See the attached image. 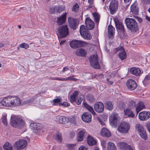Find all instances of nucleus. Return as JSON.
Here are the masks:
<instances>
[{
  "label": "nucleus",
  "instance_id": "obj_1",
  "mask_svg": "<svg viewBox=\"0 0 150 150\" xmlns=\"http://www.w3.org/2000/svg\"><path fill=\"white\" fill-rule=\"evenodd\" d=\"M10 124L11 126L14 127L21 129L23 127L24 122L21 117L12 115L10 120Z\"/></svg>",
  "mask_w": 150,
  "mask_h": 150
},
{
  "label": "nucleus",
  "instance_id": "obj_2",
  "mask_svg": "<svg viewBox=\"0 0 150 150\" xmlns=\"http://www.w3.org/2000/svg\"><path fill=\"white\" fill-rule=\"evenodd\" d=\"M126 25L127 29L132 32H135L138 29V24L135 20L129 18L125 20Z\"/></svg>",
  "mask_w": 150,
  "mask_h": 150
},
{
  "label": "nucleus",
  "instance_id": "obj_3",
  "mask_svg": "<svg viewBox=\"0 0 150 150\" xmlns=\"http://www.w3.org/2000/svg\"><path fill=\"white\" fill-rule=\"evenodd\" d=\"M116 29L122 38L125 37L126 33L122 23L118 19L115 18L114 20Z\"/></svg>",
  "mask_w": 150,
  "mask_h": 150
},
{
  "label": "nucleus",
  "instance_id": "obj_4",
  "mask_svg": "<svg viewBox=\"0 0 150 150\" xmlns=\"http://www.w3.org/2000/svg\"><path fill=\"white\" fill-rule=\"evenodd\" d=\"M57 33L58 38H64L67 36L69 33V30L67 25H62L58 28Z\"/></svg>",
  "mask_w": 150,
  "mask_h": 150
},
{
  "label": "nucleus",
  "instance_id": "obj_5",
  "mask_svg": "<svg viewBox=\"0 0 150 150\" xmlns=\"http://www.w3.org/2000/svg\"><path fill=\"white\" fill-rule=\"evenodd\" d=\"M88 29L86 28L85 26L81 25L80 27V32L81 36L83 38L87 40H90L91 36Z\"/></svg>",
  "mask_w": 150,
  "mask_h": 150
},
{
  "label": "nucleus",
  "instance_id": "obj_6",
  "mask_svg": "<svg viewBox=\"0 0 150 150\" xmlns=\"http://www.w3.org/2000/svg\"><path fill=\"white\" fill-rule=\"evenodd\" d=\"M91 65L96 69H100V66L98 61V57L96 54L91 55L89 58Z\"/></svg>",
  "mask_w": 150,
  "mask_h": 150
},
{
  "label": "nucleus",
  "instance_id": "obj_7",
  "mask_svg": "<svg viewBox=\"0 0 150 150\" xmlns=\"http://www.w3.org/2000/svg\"><path fill=\"white\" fill-rule=\"evenodd\" d=\"M27 142L25 139H20L15 142L13 145V147L17 150L22 149L27 146Z\"/></svg>",
  "mask_w": 150,
  "mask_h": 150
},
{
  "label": "nucleus",
  "instance_id": "obj_8",
  "mask_svg": "<svg viewBox=\"0 0 150 150\" xmlns=\"http://www.w3.org/2000/svg\"><path fill=\"white\" fill-rule=\"evenodd\" d=\"M69 25L71 29L75 30L78 26L79 23V21L76 18L69 17L68 18Z\"/></svg>",
  "mask_w": 150,
  "mask_h": 150
},
{
  "label": "nucleus",
  "instance_id": "obj_9",
  "mask_svg": "<svg viewBox=\"0 0 150 150\" xmlns=\"http://www.w3.org/2000/svg\"><path fill=\"white\" fill-rule=\"evenodd\" d=\"M118 7V2L117 0H112L109 6V9L112 14L115 13Z\"/></svg>",
  "mask_w": 150,
  "mask_h": 150
},
{
  "label": "nucleus",
  "instance_id": "obj_10",
  "mask_svg": "<svg viewBox=\"0 0 150 150\" xmlns=\"http://www.w3.org/2000/svg\"><path fill=\"white\" fill-rule=\"evenodd\" d=\"M9 101H10V107L17 106L21 104V100L17 97L9 96Z\"/></svg>",
  "mask_w": 150,
  "mask_h": 150
},
{
  "label": "nucleus",
  "instance_id": "obj_11",
  "mask_svg": "<svg viewBox=\"0 0 150 150\" xmlns=\"http://www.w3.org/2000/svg\"><path fill=\"white\" fill-rule=\"evenodd\" d=\"M136 127L141 137L144 139L146 140L148 137L146 130L142 125L139 124L137 125Z\"/></svg>",
  "mask_w": 150,
  "mask_h": 150
},
{
  "label": "nucleus",
  "instance_id": "obj_12",
  "mask_svg": "<svg viewBox=\"0 0 150 150\" xmlns=\"http://www.w3.org/2000/svg\"><path fill=\"white\" fill-rule=\"evenodd\" d=\"M129 129V124L125 122H122L118 127L119 131L122 133H126Z\"/></svg>",
  "mask_w": 150,
  "mask_h": 150
},
{
  "label": "nucleus",
  "instance_id": "obj_13",
  "mask_svg": "<svg viewBox=\"0 0 150 150\" xmlns=\"http://www.w3.org/2000/svg\"><path fill=\"white\" fill-rule=\"evenodd\" d=\"M119 120V115L117 113H112L109 117L110 122L112 125H116Z\"/></svg>",
  "mask_w": 150,
  "mask_h": 150
},
{
  "label": "nucleus",
  "instance_id": "obj_14",
  "mask_svg": "<svg viewBox=\"0 0 150 150\" xmlns=\"http://www.w3.org/2000/svg\"><path fill=\"white\" fill-rule=\"evenodd\" d=\"M126 85L128 88L131 91L134 90L137 86V83L136 81L132 79L128 80Z\"/></svg>",
  "mask_w": 150,
  "mask_h": 150
},
{
  "label": "nucleus",
  "instance_id": "obj_15",
  "mask_svg": "<svg viewBox=\"0 0 150 150\" xmlns=\"http://www.w3.org/2000/svg\"><path fill=\"white\" fill-rule=\"evenodd\" d=\"M94 109L96 112L98 113L102 112L104 110V105L103 104L100 102L96 103L94 105Z\"/></svg>",
  "mask_w": 150,
  "mask_h": 150
},
{
  "label": "nucleus",
  "instance_id": "obj_16",
  "mask_svg": "<svg viewBox=\"0 0 150 150\" xmlns=\"http://www.w3.org/2000/svg\"><path fill=\"white\" fill-rule=\"evenodd\" d=\"M139 117L141 120H146L150 118V112L146 111L141 112L139 114Z\"/></svg>",
  "mask_w": 150,
  "mask_h": 150
},
{
  "label": "nucleus",
  "instance_id": "obj_17",
  "mask_svg": "<svg viewBox=\"0 0 150 150\" xmlns=\"http://www.w3.org/2000/svg\"><path fill=\"white\" fill-rule=\"evenodd\" d=\"M85 24L86 25V28L89 30H91L94 27V23L93 21L91 20L89 18L87 17L85 20Z\"/></svg>",
  "mask_w": 150,
  "mask_h": 150
},
{
  "label": "nucleus",
  "instance_id": "obj_18",
  "mask_svg": "<svg viewBox=\"0 0 150 150\" xmlns=\"http://www.w3.org/2000/svg\"><path fill=\"white\" fill-rule=\"evenodd\" d=\"M91 115L89 112H87L84 113L82 116V120L85 122L89 123L91 121Z\"/></svg>",
  "mask_w": 150,
  "mask_h": 150
},
{
  "label": "nucleus",
  "instance_id": "obj_19",
  "mask_svg": "<svg viewBox=\"0 0 150 150\" xmlns=\"http://www.w3.org/2000/svg\"><path fill=\"white\" fill-rule=\"evenodd\" d=\"M130 12L135 15L139 14V8L137 3L134 2L131 6Z\"/></svg>",
  "mask_w": 150,
  "mask_h": 150
},
{
  "label": "nucleus",
  "instance_id": "obj_20",
  "mask_svg": "<svg viewBox=\"0 0 150 150\" xmlns=\"http://www.w3.org/2000/svg\"><path fill=\"white\" fill-rule=\"evenodd\" d=\"M100 134L103 137H109L111 136L110 132L105 128H103L101 131Z\"/></svg>",
  "mask_w": 150,
  "mask_h": 150
},
{
  "label": "nucleus",
  "instance_id": "obj_21",
  "mask_svg": "<svg viewBox=\"0 0 150 150\" xmlns=\"http://www.w3.org/2000/svg\"><path fill=\"white\" fill-rule=\"evenodd\" d=\"M130 72L136 76H139L141 74V70L139 68L135 67L131 68Z\"/></svg>",
  "mask_w": 150,
  "mask_h": 150
},
{
  "label": "nucleus",
  "instance_id": "obj_22",
  "mask_svg": "<svg viewBox=\"0 0 150 150\" xmlns=\"http://www.w3.org/2000/svg\"><path fill=\"white\" fill-rule=\"evenodd\" d=\"M10 101L9 96L4 98L1 100H0V104L5 106L10 107Z\"/></svg>",
  "mask_w": 150,
  "mask_h": 150
},
{
  "label": "nucleus",
  "instance_id": "obj_23",
  "mask_svg": "<svg viewBox=\"0 0 150 150\" xmlns=\"http://www.w3.org/2000/svg\"><path fill=\"white\" fill-rule=\"evenodd\" d=\"M53 80H56L58 81H68V80H71V81H76L78 80L77 79H76L75 78H73L72 77H69L67 78H61L58 77H54L53 79H52Z\"/></svg>",
  "mask_w": 150,
  "mask_h": 150
},
{
  "label": "nucleus",
  "instance_id": "obj_24",
  "mask_svg": "<svg viewBox=\"0 0 150 150\" xmlns=\"http://www.w3.org/2000/svg\"><path fill=\"white\" fill-rule=\"evenodd\" d=\"M119 145L120 147L123 150H133L130 145L125 143L120 142Z\"/></svg>",
  "mask_w": 150,
  "mask_h": 150
},
{
  "label": "nucleus",
  "instance_id": "obj_25",
  "mask_svg": "<svg viewBox=\"0 0 150 150\" xmlns=\"http://www.w3.org/2000/svg\"><path fill=\"white\" fill-rule=\"evenodd\" d=\"M124 113L126 115L130 117L134 118L135 115L132 111L131 109L129 108L124 110Z\"/></svg>",
  "mask_w": 150,
  "mask_h": 150
},
{
  "label": "nucleus",
  "instance_id": "obj_26",
  "mask_svg": "<svg viewBox=\"0 0 150 150\" xmlns=\"http://www.w3.org/2000/svg\"><path fill=\"white\" fill-rule=\"evenodd\" d=\"M66 13L63 14V15L57 18V24L59 25H62L65 21L66 18Z\"/></svg>",
  "mask_w": 150,
  "mask_h": 150
},
{
  "label": "nucleus",
  "instance_id": "obj_27",
  "mask_svg": "<svg viewBox=\"0 0 150 150\" xmlns=\"http://www.w3.org/2000/svg\"><path fill=\"white\" fill-rule=\"evenodd\" d=\"M53 138L58 142L62 143V138L61 133L59 132H57L54 136Z\"/></svg>",
  "mask_w": 150,
  "mask_h": 150
},
{
  "label": "nucleus",
  "instance_id": "obj_28",
  "mask_svg": "<svg viewBox=\"0 0 150 150\" xmlns=\"http://www.w3.org/2000/svg\"><path fill=\"white\" fill-rule=\"evenodd\" d=\"M145 107V106L144 103L142 101H140L139 103L137 104V105L136 107V111L137 114Z\"/></svg>",
  "mask_w": 150,
  "mask_h": 150
},
{
  "label": "nucleus",
  "instance_id": "obj_29",
  "mask_svg": "<svg viewBox=\"0 0 150 150\" xmlns=\"http://www.w3.org/2000/svg\"><path fill=\"white\" fill-rule=\"evenodd\" d=\"M76 55L80 56L85 57L86 54V52L84 50L81 48L76 50Z\"/></svg>",
  "mask_w": 150,
  "mask_h": 150
},
{
  "label": "nucleus",
  "instance_id": "obj_30",
  "mask_svg": "<svg viewBox=\"0 0 150 150\" xmlns=\"http://www.w3.org/2000/svg\"><path fill=\"white\" fill-rule=\"evenodd\" d=\"M67 117L64 116H59L56 117V121L59 122L61 124H64L66 122Z\"/></svg>",
  "mask_w": 150,
  "mask_h": 150
},
{
  "label": "nucleus",
  "instance_id": "obj_31",
  "mask_svg": "<svg viewBox=\"0 0 150 150\" xmlns=\"http://www.w3.org/2000/svg\"><path fill=\"white\" fill-rule=\"evenodd\" d=\"M87 142L88 144L90 146H93L96 143V141L90 135H88L87 137Z\"/></svg>",
  "mask_w": 150,
  "mask_h": 150
},
{
  "label": "nucleus",
  "instance_id": "obj_32",
  "mask_svg": "<svg viewBox=\"0 0 150 150\" xmlns=\"http://www.w3.org/2000/svg\"><path fill=\"white\" fill-rule=\"evenodd\" d=\"M83 105L84 107L91 112L93 115H95L96 113L94 111L92 107L86 103H83Z\"/></svg>",
  "mask_w": 150,
  "mask_h": 150
},
{
  "label": "nucleus",
  "instance_id": "obj_33",
  "mask_svg": "<svg viewBox=\"0 0 150 150\" xmlns=\"http://www.w3.org/2000/svg\"><path fill=\"white\" fill-rule=\"evenodd\" d=\"M85 133V132L83 130H81L78 132L77 138L78 142H81L83 140Z\"/></svg>",
  "mask_w": 150,
  "mask_h": 150
},
{
  "label": "nucleus",
  "instance_id": "obj_34",
  "mask_svg": "<svg viewBox=\"0 0 150 150\" xmlns=\"http://www.w3.org/2000/svg\"><path fill=\"white\" fill-rule=\"evenodd\" d=\"M79 94V92L78 91H75L70 96V101L71 103L75 102L76 100V98Z\"/></svg>",
  "mask_w": 150,
  "mask_h": 150
},
{
  "label": "nucleus",
  "instance_id": "obj_35",
  "mask_svg": "<svg viewBox=\"0 0 150 150\" xmlns=\"http://www.w3.org/2000/svg\"><path fill=\"white\" fill-rule=\"evenodd\" d=\"M105 108L109 110H111L113 108V105L110 101H107L105 103Z\"/></svg>",
  "mask_w": 150,
  "mask_h": 150
},
{
  "label": "nucleus",
  "instance_id": "obj_36",
  "mask_svg": "<svg viewBox=\"0 0 150 150\" xmlns=\"http://www.w3.org/2000/svg\"><path fill=\"white\" fill-rule=\"evenodd\" d=\"M108 150H117L116 146L112 142H109L107 145Z\"/></svg>",
  "mask_w": 150,
  "mask_h": 150
},
{
  "label": "nucleus",
  "instance_id": "obj_37",
  "mask_svg": "<svg viewBox=\"0 0 150 150\" xmlns=\"http://www.w3.org/2000/svg\"><path fill=\"white\" fill-rule=\"evenodd\" d=\"M86 99L90 103H94L95 100V99L94 96L91 94H88L86 96Z\"/></svg>",
  "mask_w": 150,
  "mask_h": 150
},
{
  "label": "nucleus",
  "instance_id": "obj_38",
  "mask_svg": "<svg viewBox=\"0 0 150 150\" xmlns=\"http://www.w3.org/2000/svg\"><path fill=\"white\" fill-rule=\"evenodd\" d=\"M119 56L121 60H123L126 59L127 55L124 50L121 52H120L119 54Z\"/></svg>",
  "mask_w": 150,
  "mask_h": 150
},
{
  "label": "nucleus",
  "instance_id": "obj_39",
  "mask_svg": "<svg viewBox=\"0 0 150 150\" xmlns=\"http://www.w3.org/2000/svg\"><path fill=\"white\" fill-rule=\"evenodd\" d=\"M70 47L73 48H78V40L72 41L70 43Z\"/></svg>",
  "mask_w": 150,
  "mask_h": 150
},
{
  "label": "nucleus",
  "instance_id": "obj_40",
  "mask_svg": "<svg viewBox=\"0 0 150 150\" xmlns=\"http://www.w3.org/2000/svg\"><path fill=\"white\" fill-rule=\"evenodd\" d=\"M34 129L35 130H40L42 128V124L38 123H34L33 124Z\"/></svg>",
  "mask_w": 150,
  "mask_h": 150
},
{
  "label": "nucleus",
  "instance_id": "obj_41",
  "mask_svg": "<svg viewBox=\"0 0 150 150\" xmlns=\"http://www.w3.org/2000/svg\"><path fill=\"white\" fill-rule=\"evenodd\" d=\"M115 30V28L112 25L110 24L108 25V33L109 34L112 36L114 33Z\"/></svg>",
  "mask_w": 150,
  "mask_h": 150
},
{
  "label": "nucleus",
  "instance_id": "obj_42",
  "mask_svg": "<svg viewBox=\"0 0 150 150\" xmlns=\"http://www.w3.org/2000/svg\"><path fill=\"white\" fill-rule=\"evenodd\" d=\"M66 121L67 123L75 124L76 123L75 118L74 117H67Z\"/></svg>",
  "mask_w": 150,
  "mask_h": 150
},
{
  "label": "nucleus",
  "instance_id": "obj_43",
  "mask_svg": "<svg viewBox=\"0 0 150 150\" xmlns=\"http://www.w3.org/2000/svg\"><path fill=\"white\" fill-rule=\"evenodd\" d=\"M78 47H84L86 46L88 43L84 42L78 40Z\"/></svg>",
  "mask_w": 150,
  "mask_h": 150
},
{
  "label": "nucleus",
  "instance_id": "obj_44",
  "mask_svg": "<svg viewBox=\"0 0 150 150\" xmlns=\"http://www.w3.org/2000/svg\"><path fill=\"white\" fill-rule=\"evenodd\" d=\"M4 150H13V147L11 146H10L9 143H6L3 146Z\"/></svg>",
  "mask_w": 150,
  "mask_h": 150
},
{
  "label": "nucleus",
  "instance_id": "obj_45",
  "mask_svg": "<svg viewBox=\"0 0 150 150\" xmlns=\"http://www.w3.org/2000/svg\"><path fill=\"white\" fill-rule=\"evenodd\" d=\"M61 99L59 98H55L52 100V105H57L58 103L61 101Z\"/></svg>",
  "mask_w": 150,
  "mask_h": 150
},
{
  "label": "nucleus",
  "instance_id": "obj_46",
  "mask_svg": "<svg viewBox=\"0 0 150 150\" xmlns=\"http://www.w3.org/2000/svg\"><path fill=\"white\" fill-rule=\"evenodd\" d=\"M56 8L57 9V12L60 13L62 11L65 10V7L62 6H56Z\"/></svg>",
  "mask_w": 150,
  "mask_h": 150
},
{
  "label": "nucleus",
  "instance_id": "obj_47",
  "mask_svg": "<svg viewBox=\"0 0 150 150\" xmlns=\"http://www.w3.org/2000/svg\"><path fill=\"white\" fill-rule=\"evenodd\" d=\"M150 79V74H149L146 75L145 77L144 80L143 81V83L144 84V85L145 86H147L146 83V81H147L149 80Z\"/></svg>",
  "mask_w": 150,
  "mask_h": 150
},
{
  "label": "nucleus",
  "instance_id": "obj_48",
  "mask_svg": "<svg viewBox=\"0 0 150 150\" xmlns=\"http://www.w3.org/2000/svg\"><path fill=\"white\" fill-rule=\"evenodd\" d=\"M79 7L78 5L76 3L73 6L72 8V11H73L76 12L79 10Z\"/></svg>",
  "mask_w": 150,
  "mask_h": 150
},
{
  "label": "nucleus",
  "instance_id": "obj_49",
  "mask_svg": "<svg viewBox=\"0 0 150 150\" xmlns=\"http://www.w3.org/2000/svg\"><path fill=\"white\" fill-rule=\"evenodd\" d=\"M3 124L6 126L7 125V121L6 115L2 116L1 118Z\"/></svg>",
  "mask_w": 150,
  "mask_h": 150
},
{
  "label": "nucleus",
  "instance_id": "obj_50",
  "mask_svg": "<svg viewBox=\"0 0 150 150\" xmlns=\"http://www.w3.org/2000/svg\"><path fill=\"white\" fill-rule=\"evenodd\" d=\"M124 50L123 47L122 46H119L118 47L115 48L113 49L115 53L117 52L119 50L122 51Z\"/></svg>",
  "mask_w": 150,
  "mask_h": 150
},
{
  "label": "nucleus",
  "instance_id": "obj_51",
  "mask_svg": "<svg viewBox=\"0 0 150 150\" xmlns=\"http://www.w3.org/2000/svg\"><path fill=\"white\" fill-rule=\"evenodd\" d=\"M20 47L22 48H24L27 49L29 48V45L28 44L25 43H23L20 44L19 45Z\"/></svg>",
  "mask_w": 150,
  "mask_h": 150
},
{
  "label": "nucleus",
  "instance_id": "obj_52",
  "mask_svg": "<svg viewBox=\"0 0 150 150\" xmlns=\"http://www.w3.org/2000/svg\"><path fill=\"white\" fill-rule=\"evenodd\" d=\"M94 18V21L96 23L98 22L99 20V18L98 14L96 13H93Z\"/></svg>",
  "mask_w": 150,
  "mask_h": 150
},
{
  "label": "nucleus",
  "instance_id": "obj_53",
  "mask_svg": "<svg viewBox=\"0 0 150 150\" xmlns=\"http://www.w3.org/2000/svg\"><path fill=\"white\" fill-rule=\"evenodd\" d=\"M50 11L51 13L53 14L56 12H57V9L56 8V6L54 7H52L50 8Z\"/></svg>",
  "mask_w": 150,
  "mask_h": 150
},
{
  "label": "nucleus",
  "instance_id": "obj_54",
  "mask_svg": "<svg viewBox=\"0 0 150 150\" xmlns=\"http://www.w3.org/2000/svg\"><path fill=\"white\" fill-rule=\"evenodd\" d=\"M34 100V98H31V99L26 100L25 101H24L23 103V104L24 105H27L29 104L30 103H32L33 102Z\"/></svg>",
  "mask_w": 150,
  "mask_h": 150
},
{
  "label": "nucleus",
  "instance_id": "obj_55",
  "mask_svg": "<svg viewBox=\"0 0 150 150\" xmlns=\"http://www.w3.org/2000/svg\"><path fill=\"white\" fill-rule=\"evenodd\" d=\"M119 107L121 109L124 108L125 107V103L122 102H120L119 103Z\"/></svg>",
  "mask_w": 150,
  "mask_h": 150
},
{
  "label": "nucleus",
  "instance_id": "obj_56",
  "mask_svg": "<svg viewBox=\"0 0 150 150\" xmlns=\"http://www.w3.org/2000/svg\"><path fill=\"white\" fill-rule=\"evenodd\" d=\"M82 100L81 97H79L77 100H76L75 102L77 104L79 105L81 103Z\"/></svg>",
  "mask_w": 150,
  "mask_h": 150
},
{
  "label": "nucleus",
  "instance_id": "obj_57",
  "mask_svg": "<svg viewBox=\"0 0 150 150\" xmlns=\"http://www.w3.org/2000/svg\"><path fill=\"white\" fill-rule=\"evenodd\" d=\"M75 144H67V147L69 148L70 150H71L74 147Z\"/></svg>",
  "mask_w": 150,
  "mask_h": 150
},
{
  "label": "nucleus",
  "instance_id": "obj_58",
  "mask_svg": "<svg viewBox=\"0 0 150 150\" xmlns=\"http://www.w3.org/2000/svg\"><path fill=\"white\" fill-rule=\"evenodd\" d=\"M94 0H88V2L89 4L88 6L89 8H91L92 7V5L93 2Z\"/></svg>",
  "mask_w": 150,
  "mask_h": 150
},
{
  "label": "nucleus",
  "instance_id": "obj_59",
  "mask_svg": "<svg viewBox=\"0 0 150 150\" xmlns=\"http://www.w3.org/2000/svg\"><path fill=\"white\" fill-rule=\"evenodd\" d=\"M69 103H68L67 102H64L63 103H60L59 104V105H62V106L64 107H68L69 106Z\"/></svg>",
  "mask_w": 150,
  "mask_h": 150
},
{
  "label": "nucleus",
  "instance_id": "obj_60",
  "mask_svg": "<svg viewBox=\"0 0 150 150\" xmlns=\"http://www.w3.org/2000/svg\"><path fill=\"white\" fill-rule=\"evenodd\" d=\"M134 17L139 23H141L142 22V19L141 18L137 16H134Z\"/></svg>",
  "mask_w": 150,
  "mask_h": 150
},
{
  "label": "nucleus",
  "instance_id": "obj_61",
  "mask_svg": "<svg viewBox=\"0 0 150 150\" xmlns=\"http://www.w3.org/2000/svg\"><path fill=\"white\" fill-rule=\"evenodd\" d=\"M142 2L144 4H150V0H142Z\"/></svg>",
  "mask_w": 150,
  "mask_h": 150
},
{
  "label": "nucleus",
  "instance_id": "obj_62",
  "mask_svg": "<svg viewBox=\"0 0 150 150\" xmlns=\"http://www.w3.org/2000/svg\"><path fill=\"white\" fill-rule=\"evenodd\" d=\"M78 150H88V149L86 147L81 146L79 148Z\"/></svg>",
  "mask_w": 150,
  "mask_h": 150
},
{
  "label": "nucleus",
  "instance_id": "obj_63",
  "mask_svg": "<svg viewBox=\"0 0 150 150\" xmlns=\"http://www.w3.org/2000/svg\"><path fill=\"white\" fill-rule=\"evenodd\" d=\"M69 70V68L67 67H66L63 68V69L62 71L63 72H64L65 71H67Z\"/></svg>",
  "mask_w": 150,
  "mask_h": 150
},
{
  "label": "nucleus",
  "instance_id": "obj_64",
  "mask_svg": "<svg viewBox=\"0 0 150 150\" xmlns=\"http://www.w3.org/2000/svg\"><path fill=\"white\" fill-rule=\"evenodd\" d=\"M130 104L132 106H135L136 105V102L134 100H132L131 101Z\"/></svg>",
  "mask_w": 150,
  "mask_h": 150
}]
</instances>
